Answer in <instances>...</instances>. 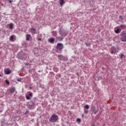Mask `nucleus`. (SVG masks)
<instances>
[{"label":"nucleus","instance_id":"f257e3e1","mask_svg":"<svg viewBox=\"0 0 126 126\" xmlns=\"http://www.w3.org/2000/svg\"><path fill=\"white\" fill-rule=\"evenodd\" d=\"M28 55L27 54L25 53V52H23V51H21L20 53L18 54L17 58L19 60H22L23 61H25Z\"/></svg>","mask_w":126,"mask_h":126},{"label":"nucleus","instance_id":"f03ea898","mask_svg":"<svg viewBox=\"0 0 126 126\" xmlns=\"http://www.w3.org/2000/svg\"><path fill=\"white\" fill-rule=\"evenodd\" d=\"M58 120H59V116L57 115L53 114L49 119V122L50 123H56Z\"/></svg>","mask_w":126,"mask_h":126},{"label":"nucleus","instance_id":"7ed1b4c3","mask_svg":"<svg viewBox=\"0 0 126 126\" xmlns=\"http://www.w3.org/2000/svg\"><path fill=\"white\" fill-rule=\"evenodd\" d=\"M56 49L58 51H63V44L62 43H57Z\"/></svg>","mask_w":126,"mask_h":126},{"label":"nucleus","instance_id":"20e7f679","mask_svg":"<svg viewBox=\"0 0 126 126\" xmlns=\"http://www.w3.org/2000/svg\"><path fill=\"white\" fill-rule=\"evenodd\" d=\"M120 40L122 42H126V33L125 31H123L121 34Z\"/></svg>","mask_w":126,"mask_h":126},{"label":"nucleus","instance_id":"39448f33","mask_svg":"<svg viewBox=\"0 0 126 126\" xmlns=\"http://www.w3.org/2000/svg\"><path fill=\"white\" fill-rule=\"evenodd\" d=\"M110 51L112 53V54H116V53H118L119 51H120V48L112 46L111 48H110Z\"/></svg>","mask_w":126,"mask_h":126},{"label":"nucleus","instance_id":"423d86ee","mask_svg":"<svg viewBox=\"0 0 126 126\" xmlns=\"http://www.w3.org/2000/svg\"><path fill=\"white\" fill-rule=\"evenodd\" d=\"M91 110H92V112H93L94 114H95V115H96V114H97V112H99V110L98 109L96 110V108H95V106L93 104H92L91 105Z\"/></svg>","mask_w":126,"mask_h":126},{"label":"nucleus","instance_id":"0eeeda50","mask_svg":"<svg viewBox=\"0 0 126 126\" xmlns=\"http://www.w3.org/2000/svg\"><path fill=\"white\" fill-rule=\"evenodd\" d=\"M34 106H35V105L33 103H31V101L27 103V107L30 110H31L32 107H34Z\"/></svg>","mask_w":126,"mask_h":126},{"label":"nucleus","instance_id":"6e6552de","mask_svg":"<svg viewBox=\"0 0 126 126\" xmlns=\"http://www.w3.org/2000/svg\"><path fill=\"white\" fill-rule=\"evenodd\" d=\"M32 97H33V94L32 92L29 94V95L26 96L27 100H31Z\"/></svg>","mask_w":126,"mask_h":126},{"label":"nucleus","instance_id":"1a4fd4ad","mask_svg":"<svg viewBox=\"0 0 126 126\" xmlns=\"http://www.w3.org/2000/svg\"><path fill=\"white\" fill-rule=\"evenodd\" d=\"M59 33L61 36H66L67 35L64 31H60Z\"/></svg>","mask_w":126,"mask_h":126},{"label":"nucleus","instance_id":"9d476101","mask_svg":"<svg viewBox=\"0 0 126 126\" xmlns=\"http://www.w3.org/2000/svg\"><path fill=\"white\" fill-rule=\"evenodd\" d=\"M8 91H9V92H10L11 94H13L14 92H15V88H10V89L8 90Z\"/></svg>","mask_w":126,"mask_h":126},{"label":"nucleus","instance_id":"9b49d317","mask_svg":"<svg viewBox=\"0 0 126 126\" xmlns=\"http://www.w3.org/2000/svg\"><path fill=\"white\" fill-rule=\"evenodd\" d=\"M30 30H31V33H32V35L37 33V32H36V29H35L34 28L30 29Z\"/></svg>","mask_w":126,"mask_h":126},{"label":"nucleus","instance_id":"f8f14e48","mask_svg":"<svg viewBox=\"0 0 126 126\" xmlns=\"http://www.w3.org/2000/svg\"><path fill=\"white\" fill-rule=\"evenodd\" d=\"M58 58L60 61H64V57L62 55H59Z\"/></svg>","mask_w":126,"mask_h":126},{"label":"nucleus","instance_id":"ddd939ff","mask_svg":"<svg viewBox=\"0 0 126 126\" xmlns=\"http://www.w3.org/2000/svg\"><path fill=\"white\" fill-rule=\"evenodd\" d=\"M48 42H49L51 44H54V43L55 42V38H54L53 37L50 38L48 39Z\"/></svg>","mask_w":126,"mask_h":126},{"label":"nucleus","instance_id":"4468645a","mask_svg":"<svg viewBox=\"0 0 126 126\" xmlns=\"http://www.w3.org/2000/svg\"><path fill=\"white\" fill-rule=\"evenodd\" d=\"M63 37H62V36H56V40L57 41H63Z\"/></svg>","mask_w":126,"mask_h":126},{"label":"nucleus","instance_id":"2eb2a0df","mask_svg":"<svg viewBox=\"0 0 126 126\" xmlns=\"http://www.w3.org/2000/svg\"><path fill=\"white\" fill-rule=\"evenodd\" d=\"M37 100L38 99H37V98L35 97L31 101V103H32L33 104H34V105H35L36 102H37Z\"/></svg>","mask_w":126,"mask_h":126},{"label":"nucleus","instance_id":"dca6fc26","mask_svg":"<svg viewBox=\"0 0 126 126\" xmlns=\"http://www.w3.org/2000/svg\"><path fill=\"white\" fill-rule=\"evenodd\" d=\"M5 72L6 74H10L11 71H10V69L9 68L5 69Z\"/></svg>","mask_w":126,"mask_h":126},{"label":"nucleus","instance_id":"f3484780","mask_svg":"<svg viewBox=\"0 0 126 126\" xmlns=\"http://www.w3.org/2000/svg\"><path fill=\"white\" fill-rule=\"evenodd\" d=\"M30 38H31V35L29 34H26V40L29 41L30 40Z\"/></svg>","mask_w":126,"mask_h":126},{"label":"nucleus","instance_id":"a211bd4d","mask_svg":"<svg viewBox=\"0 0 126 126\" xmlns=\"http://www.w3.org/2000/svg\"><path fill=\"white\" fill-rule=\"evenodd\" d=\"M115 32L116 34H119V33H121V30H120V29L117 28L115 31Z\"/></svg>","mask_w":126,"mask_h":126},{"label":"nucleus","instance_id":"6ab92c4d","mask_svg":"<svg viewBox=\"0 0 126 126\" xmlns=\"http://www.w3.org/2000/svg\"><path fill=\"white\" fill-rule=\"evenodd\" d=\"M64 3H65L64 0H60V4L61 5V6L63 4H64Z\"/></svg>","mask_w":126,"mask_h":126},{"label":"nucleus","instance_id":"aec40b11","mask_svg":"<svg viewBox=\"0 0 126 126\" xmlns=\"http://www.w3.org/2000/svg\"><path fill=\"white\" fill-rule=\"evenodd\" d=\"M120 27H121V29H126V26L125 25H121L120 26Z\"/></svg>","mask_w":126,"mask_h":126},{"label":"nucleus","instance_id":"412c9836","mask_svg":"<svg viewBox=\"0 0 126 126\" xmlns=\"http://www.w3.org/2000/svg\"><path fill=\"white\" fill-rule=\"evenodd\" d=\"M119 56L120 57L121 60H123V59H124V58H125V55L123 54L119 55Z\"/></svg>","mask_w":126,"mask_h":126},{"label":"nucleus","instance_id":"4be33fe9","mask_svg":"<svg viewBox=\"0 0 126 126\" xmlns=\"http://www.w3.org/2000/svg\"><path fill=\"white\" fill-rule=\"evenodd\" d=\"M9 28H10V29H13V23L10 24Z\"/></svg>","mask_w":126,"mask_h":126},{"label":"nucleus","instance_id":"5701e85b","mask_svg":"<svg viewBox=\"0 0 126 126\" xmlns=\"http://www.w3.org/2000/svg\"><path fill=\"white\" fill-rule=\"evenodd\" d=\"M14 36L13 35H11L9 38V40L12 41V40H13V39H14Z\"/></svg>","mask_w":126,"mask_h":126},{"label":"nucleus","instance_id":"b1692460","mask_svg":"<svg viewBox=\"0 0 126 126\" xmlns=\"http://www.w3.org/2000/svg\"><path fill=\"white\" fill-rule=\"evenodd\" d=\"M119 19H120V20H124V17H123V16H120Z\"/></svg>","mask_w":126,"mask_h":126},{"label":"nucleus","instance_id":"393cba45","mask_svg":"<svg viewBox=\"0 0 126 126\" xmlns=\"http://www.w3.org/2000/svg\"><path fill=\"white\" fill-rule=\"evenodd\" d=\"M85 45L87 46V47H89V46H90V43L86 42Z\"/></svg>","mask_w":126,"mask_h":126},{"label":"nucleus","instance_id":"a878e982","mask_svg":"<svg viewBox=\"0 0 126 126\" xmlns=\"http://www.w3.org/2000/svg\"><path fill=\"white\" fill-rule=\"evenodd\" d=\"M85 109H89V105H88L87 104L85 106Z\"/></svg>","mask_w":126,"mask_h":126},{"label":"nucleus","instance_id":"bb28decb","mask_svg":"<svg viewBox=\"0 0 126 126\" xmlns=\"http://www.w3.org/2000/svg\"><path fill=\"white\" fill-rule=\"evenodd\" d=\"M77 122H78L79 123H80L81 122V120L80 118H77L76 119Z\"/></svg>","mask_w":126,"mask_h":126},{"label":"nucleus","instance_id":"cd10ccee","mask_svg":"<svg viewBox=\"0 0 126 126\" xmlns=\"http://www.w3.org/2000/svg\"><path fill=\"white\" fill-rule=\"evenodd\" d=\"M5 82L6 83V84H9V81H8L7 80H6Z\"/></svg>","mask_w":126,"mask_h":126},{"label":"nucleus","instance_id":"c85d7f7f","mask_svg":"<svg viewBox=\"0 0 126 126\" xmlns=\"http://www.w3.org/2000/svg\"><path fill=\"white\" fill-rule=\"evenodd\" d=\"M17 81H18L19 82H20V81H21V78H19L17 79Z\"/></svg>","mask_w":126,"mask_h":126},{"label":"nucleus","instance_id":"c756f323","mask_svg":"<svg viewBox=\"0 0 126 126\" xmlns=\"http://www.w3.org/2000/svg\"><path fill=\"white\" fill-rule=\"evenodd\" d=\"M84 113H85V114H88V110H84Z\"/></svg>","mask_w":126,"mask_h":126},{"label":"nucleus","instance_id":"7c9ffc66","mask_svg":"<svg viewBox=\"0 0 126 126\" xmlns=\"http://www.w3.org/2000/svg\"><path fill=\"white\" fill-rule=\"evenodd\" d=\"M7 1H9L10 3H11L12 2V1L11 0H6Z\"/></svg>","mask_w":126,"mask_h":126},{"label":"nucleus","instance_id":"2f4dec72","mask_svg":"<svg viewBox=\"0 0 126 126\" xmlns=\"http://www.w3.org/2000/svg\"><path fill=\"white\" fill-rule=\"evenodd\" d=\"M29 113V111L27 110L26 112L25 113V115H27V113Z\"/></svg>","mask_w":126,"mask_h":126},{"label":"nucleus","instance_id":"473e14b6","mask_svg":"<svg viewBox=\"0 0 126 126\" xmlns=\"http://www.w3.org/2000/svg\"><path fill=\"white\" fill-rule=\"evenodd\" d=\"M2 108H0V113H2Z\"/></svg>","mask_w":126,"mask_h":126},{"label":"nucleus","instance_id":"72a5a7b5","mask_svg":"<svg viewBox=\"0 0 126 126\" xmlns=\"http://www.w3.org/2000/svg\"><path fill=\"white\" fill-rule=\"evenodd\" d=\"M41 38H38V39H37L38 41H41Z\"/></svg>","mask_w":126,"mask_h":126},{"label":"nucleus","instance_id":"f704fd0d","mask_svg":"<svg viewBox=\"0 0 126 126\" xmlns=\"http://www.w3.org/2000/svg\"><path fill=\"white\" fill-rule=\"evenodd\" d=\"M82 117L83 118V117H84V115L82 114Z\"/></svg>","mask_w":126,"mask_h":126},{"label":"nucleus","instance_id":"c9c22d12","mask_svg":"<svg viewBox=\"0 0 126 126\" xmlns=\"http://www.w3.org/2000/svg\"><path fill=\"white\" fill-rule=\"evenodd\" d=\"M30 89H32V87H30Z\"/></svg>","mask_w":126,"mask_h":126},{"label":"nucleus","instance_id":"e433bc0d","mask_svg":"<svg viewBox=\"0 0 126 126\" xmlns=\"http://www.w3.org/2000/svg\"><path fill=\"white\" fill-rule=\"evenodd\" d=\"M38 72H41V71L39 70Z\"/></svg>","mask_w":126,"mask_h":126},{"label":"nucleus","instance_id":"4c0bfd02","mask_svg":"<svg viewBox=\"0 0 126 126\" xmlns=\"http://www.w3.org/2000/svg\"><path fill=\"white\" fill-rule=\"evenodd\" d=\"M0 76H1V74H0Z\"/></svg>","mask_w":126,"mask_h":126},{"label":"nucleus","instance_id":"58836bf2","mask_svg":"<svg viewBox=\"0 0 126 126\" xmlns=\"http://www.w3.org/2000/svg\"><path fill=\"white\" fill-rule=\"evenodd\" d=\"M99 32H100V30L99 31Z\"/></svg>","mask_w":126,"mask_h":126}]
</instances>
